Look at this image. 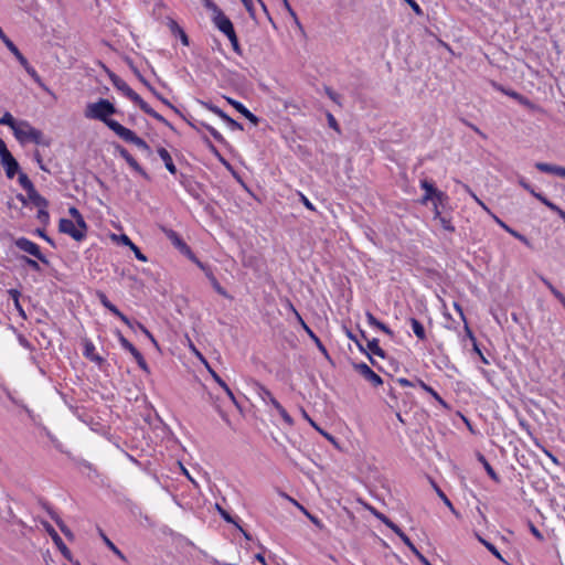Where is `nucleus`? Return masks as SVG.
I'll return each mask as SVG.
<instances>
[{"instance_id": "61", "label": "nucleus", "mask_w": 565, "mask_h": 565, "mask_svg": "<svg viewBox=\"0 0 565 565\" xmlns=\"http://www.w3.org/2000/svg\"><path fill=\"white\" fill-rule=\"evenodd\" d=\"M115 149L122 159H125L129 154L128 150L119 143L115 145Z\"/></svg>"}, {"instance_id": "9", "label": "nucleus", "mask_w": 565, "mask_h": 565, "mask_svg": "<svg viewBox=\"0 0 565 565\" xmlns=\"http://www.w3.org/2000/svg\"><path fill=\"white\" fill-rule=\"evenodd\" d=\"M353 369L374 386L383 383L382 379L365 363H353Z\"/></svg>"}, {"instance_id": "4", "label": "nucleus", "mask_w": 565, "mask_h": 565, "mask_svg": "<svg viewBox=\"0 0 565 565\" xmlns=\"http://www.w3.org/2000/svg\"><path fill=\"white\" fill-rule=\"evenodd\" d=\"M116 135L124 141L130 142L138 147L139 149L143 150L149 156L152 153V150L149 147V145L142 138L138 137L132 130L122 126Z\"/></svg>"}, {"instance_id": "15", "label": "nucleus", "mask_w": 565, "mask_h": 565, "mask_svg": "<svg viewBox=\"0 0 565 565\" xmlns=\"http://www.w3.org/2000/svg\"><path fill=\"white\" fill-rule=\"evenodd\" d=\"M46 510L50 514V516L52 518V520H54V522L57 524V526L60 527L61 532L70 540V541H73L75 539L74 536V533L70 530L68 526H66V524L62 521V519L49 507H46Z\"/></svg>"}, {"instance_id": "38", "label": "nucleus", "mask_w": 565, "mask_h": 565, "mask_svg": "<svg viewBox=\"0 0 565 565\" xmlns=\"http://www.w3.org/2000/svg\"><path fill=\"white\" fill-rule=\"evenodd\" d=\"M128 166L134 170L136 171L138 174H140L141 177H143L145 179H149V175L148 173L145 171V169L136 161L135 158H131V160H129L128 162Z\"/></svg>"}, {"instance_id": "8", "label": "nucleus", "mask_w": 565, "mask_h": 565, "mask_svg": "<svg viewBox=\"0 0 565 565\" xmlns=\"http://www.w3.org/2000/svg\"><path fill=\"white\" fill-rule=\"evenodd\" d=\"M58 230L62 233L68 234L76 242H81L85 238L84 231L76 227L74 221L68 218H61L58 223Z\"/></svg>"}, {"instance_id": "46", "label": "nucleus", "mask_w": 565, "mask_h": 565, "mask_svg": "<svg viewBox=\"0 0 565 565\" xmlns=\"http://www.w3.org/2000/svg\"><path fill=\"white\" fill-rule=\"evenodd\" d=\"M324 92L330 99H332L337 104H340V102H339L340 95L338 93H335L331 87L326 86Z\"/></svg>"}, {"instance_id": "59", "label": "nucleus", "mask_w": 565, "mask_h": 565, "mask_svg": "<svg viewBox=\"0 0 565 565\" xmlns=\"http://www.w3.org/2000/svg\"><path fill=\"white\" fill-rule=\"evenodd\" d=\"M135 360L142 370L148 371L147 362L141 353L137 354V356H135Z\"/></svg>"}, {"instance_id": "54", "label": "nucleus", "mask_w": 565, "mask_h": 565, "mask_svg": "<svg viewBox=\"0 0 565 565\" xmlns=\"http://www.w3.org/2000/svg\"><path fill=\"white\" fill-rule=\"evenodd\" d=\"M137 326H138V328H139V329H140V330H141V331H142V332H143L148 338H149V339H150V341H151L156 347H158V342L156 341V339L153 338V335L148 331V329H147L143 324L139 323V322H137Z\"/></svg>"}, {"instance_id": "64", "label": "nucleus", "mask_w": 565, "mask_h": 565, "mask_svg": "<svg viewBox=\"0 0 565 565\" xmlns=\"http://www.w3.org/2000/svg\"><path fill=\"white\" fill-rule=\"evenodd\" d=\"M423 565H431L430 562L417 550L413 553Z\"/></svg>"}, {"instance_id": "16", "label": "nucleus", "mask_w": 565, "mask_h": 565, "mask_svg": "<svg viewBox=\"0 0 565 565\" xmlns=\"http://www.w3.org/2000/svg\"><path fill=\"white\" fill-rule=\"evenodd\" d=\"M158 154L161 158V160L164 162V166H166L167 170L170 173L175 174L177 173V167L173 163L172 157L169 153V151L166 148L160 147V148H158Z\"/></svg>"}, {"instance_id": "37", "label": "nucleus", "mask_w": 565, "mask_h": 565, "mask_svg": "<svg viewBox=\"0 0 565 565\" xmlns=\"http://www.w3.org/2000/svg\"><path fill=\"white\" fill-rule=\"evenodd\" d=\"M478 540L486 546V548L492 554L494 555L497 558H499L500 561L504 562L503 557L501 556L500 552L497 550V547L491 544L490 542L486 541L484 539H482L481 536H478Z\"/></svg>"}, {"instance_id": "50", "label": "nucleus", "mask_w": 565, "mask_h": 565, "mask_svg": "<svg viewBox=\"0 0 565 565\" xmlns=\"http://www.w3.org/2000/svg\"><path fill=\"white\" fill-rule=\"evenodd\" d=\"M345 333L350 340H352L356 343V345L361 352H365L363 344L359 341V339L356 338L355 334H353L350 330H347Z\"/></svg>"}, {"instance_id": "27", "label": "nucleus", "mask_w": 565, "mask_h": 565, "mask_svg": "<svg viewBox=\"0 0 565 565\" xmlns=\"http://www.w3.org/2000/svg\"><path fill=\"white\" fill-rule=\"evenodd\" d=\"M20 64L24 67L26 73L36 82L41 83V78L36 71L29 64L28 60L22 55V58H18Z\"/></svg>"}, {"instance_id": "63", "label": "nucleus", "mask_w": 565, "mask_h": 565, "mask_svg": "<svg viewBox=\"0 0 565 565\" xmlns=\"http://www.w3.org/2000/svg\"><path fill=\"white\" fill-rule=\"evenodd\" d=\"M299 196H300V201L303 203V205L311 210V211H315V206L312 205V203L307 199V196H305L302 193H299Z\"/></svg>"}, {"instance_id": "5", "label": "nucleus", "mask_w": 565, "mask_h": 565, "mask_svg": "<svg viewBox=\"0 0 565 565\" xmlns=\"http://www.w3.org/2000/svg\"><path fill=\"white\" fill-rule=\"evenodd\" d=\"M40 523L43 526V529L45 530V532L51 536L52 541L54 542L56 547L60 550L62 555L70 562H73L71 551L64 544L63 540L57 534V532L54 530V527L47 521H44V520H41Z\"/></svg>"}, {"instance_id": "40", "label": "nucleus", "mask_w": 565, "mask_h": 565, "mask_svg": "<svg viewBox=\"0 0 565 565\" xmlns=\"http://www.w3.org/2000/svg\"><path fill=\"white\" fill-rule=\"evenodd\" d=\"M454 307L458 310L460 319L465 322V329H466L468 337L472 340V342H475L476 338L467 324V321H466V318H465L461 307L457 302L454 303Z\"/></svg>"}, {"instance_id": "47", "label": "nucleus", "mask_w": 565, "mask_h": 565, "mask_svg": "<svg viewBox=\"0 0 565 565\" xmlns=\"http://www.w3.org/2000/svg\"><path fill=\"white\" fill-rule=\"evenodd\" d=\"M224 121H226L232 129H237V130L244 129V127L241 122L234 120L228 115L225 117Z\"/></svg>"}, {"instance_id": "62", "label": "nucleus", "mask_w": 565, "mask_h": 565, "mask_svg": "<svg viewBox=\"0 0 565 565\" xmlns=\"http://www.w3.org/2000/svg\"><path fill=\"white\" fill-rule=\"evenodd\" d=\"M306 516H307V518H308V519H309V520H310V521H311L316 526H318L319 529H322V527H323L322 523L320 522V520H319L317 516H315V515L310 514L309 512H306Z\"/></svg>"}, {"instance_id": "13", "label": "nucleus", "mask_w": 565, "mask_h": 565, "mask_svg": "<svg viewBox=\"0 0 565 565\" xmlns=\"http://www.w3.org/2000/svg\"><path fill=\"white\" fill-rule=\"evenodd\" d=\"M227 102L252 124L257 125L259 122V118L250 113L242 103L232 98H227Z\"/></svg>"}, {"instance_id": "23", "label": "nucleus", "mask_w": 565, "mask_h": 565, "mask_svg": "<svg viewBox=\"0 0 565 565\" xmlns=\"http://www.w3.org/2000/svg\"><path fill=\"white\" fill-rule=\"evenodd\" d=\"M430 483L434 488V490L436 491L437 495L443 500V502L446 504V507H448L450 509V511L456 515L458 516V512L455 510L452 503L450 502V500L447 498V495L444 493V491L435 483L434 480H430Z\"/></svg>"}, {"instance_id": "7", "label": "nucleus", "mask_w": 565, "mask_h": 565, "mask_svg": "<svg viewBox=\"0 0 565 565\" xmlns=\"http://www.w3.org/2000/svg\"><path fill=\"white\" fill-rule=\"evenodd\" d=\"M15 246L19 249L34 256L43 264L49 263L47 259L45 258V256L42 254L40 247L35 243L31 242L30 239H28L25 237H20L15 241Z\"/></svg>"}, {"instance_id": "45", "label": "nucleus", "mask_w": 565, "mask_h": 565, "mask_svg": "<svg viewBox=\"0 0 565 565\" xmlns=\"http://www.w3.org/2000/svg\"><path fill=\"white\" fill-rule=\"evenodd\" d=\"M441 224V226L446 230V231H449V232H454L455 231V227L451 225L450 223V220H448L446 216H443L440 214L439 217H437Z\"/></svg>"}, {"instance_id": "31", "label": "nucleus", "mask_w": 565, "mask_h": 565, "mask_svg": "<svg viewBox=\"0 0 565 565\" xmlns=\"http://www.w3.org/2000/svg\"><path fill=\"white\" fill-rule=\"evenodd\" d=\"M118 339H119V342L120 344L122 345V348H125L126 350H128L132 356H137V354H139L140 352L132 345V343H130L120 332H118Z\"/></svg>"}, {"instance_id": "48", "label": "nucleus", "mask_w": 565, "mask_h": 565, "mask_svg": "<svg viewBox=\"0 0 565 565\" xmlns=\"http://www.w3.org/2000/svg\"><path fill=\"white\" fill-rule=\"evenodd\" d=\"M241 1L243 2L245 9L249 13V17L252 19H255V9H254V6H253V0H241Z\"/></svg>"}, {"instance_id": "14", "label": "nucleus", "mask_w": 565, "mask_h": 565, "mask_svg": "<svg viewBox=\"0 0 565 565\" xmlns=\"http://www.w3.org/2000/svg\"><path fill=\"white\" fill-rule=\"evenodd\" d=\"M83 342H84V355L87 359H89L90 361L97 363L98 365H102L105 360L103 356L95 353L94 344L87 339H85Z\"/></svg>"}, {"instance_id": "29", "label": "nucleus", "mask_w": 565, "mask_h": 565, "mask_svg": "<svg viewBox=\"0 0 565 565\" xmlns=\"http://www.w3.org/2000/svg\"><path fill=\"white\" fill-rule=\"evenodd\" d=\"M100 535L107 547L120 559L126 561V556L122 554V552L103 532H100Z\"/></svg>"}, {"instance_id": "24", "label": "nucleus", "mask_w": 565, "mask_h": 565, "mask_svg": "<svg viewBox=\"0 0 565 565\" xmlns=\"http://www.w3.org/2000/svg\"><path fill=\"white\" fill-rule=\"evenodd\" d=\"M409 322L412 324V329H413L415 335L419 340H425L426 339V332H425L424 326L417 319H415V318H411Z\"/></svg>"}, {"instance_id": "55", "label": "nucleus", "mask_w": 565, "mask_h": 565, "mask_svg": "<svg viewBox=\"0 0 565 565\" xmlns=\"http://www.w3.org/2000/svg\"><path fill=\"white\" fill-rule=\"evenodd\" d=\"M151 117H153L154 119H157L158 121L164 124L167 127H169L170 129L174 130V127L166 119L163 118L160 114H158L157 111H154Z\"/></svg>"}, {"instance_id": "19", "label": "nucleus", "mask_w": 565, "mask_h": 565, "mask_svg": "<svg viewBox=\"0 0 565 565\" xmlns=\"http://www.w3.org/2000/svg\"><path fill=\"white\" fill-rule=\"evenodd\" d=\"M448 195L443 192V191H439L435 198L431 200L433 201V204H434V215L435 217H439L440 216V210H439V206L444 207L445 203L448 201Z\"/></svg>"}, {"instance_id": "20", "label": "nucleus", "mask_w": 565, "mask_h": 565, "mask_svg": "<svg viewBox=\"0 0 565 565\" xmlns=\"http://www.w3.org/2000/svg\"><path fill=\"white\" fill-rule=\"evenodd\" d=\"M207 370H209L210 374L212 375V377L215 380V382L226 392V394L231 398V401L235 405H237L236 398H235L233 392L231 391V388L228 387V385L221 379V376L212 367H209Z\"/></svg>"}, {"instance_id": "52", "label": "nucleus", "mask_w": 565, "mask_h": 565, "mask_svg": "<svg viewBox=\"0 0 565 565\" xmlns=\"http://www.w3.org/2000/svg\"><path fill=\"white\" fill-rule=\"evenodd\" d=\"M529 529L531 531V533L540 541H543L544 540V536L543 534L537 530V527L532 523V522H529Z\"/></svg>"}, {"instance_id": "34", "label": "nucleus", "mask_w": 565, "mask_h": 565, "mask_svg": "<svg viewBox=\"0 0 565 565\" xmlns=\"http://www.w3.org/2000/svg\"><path fill=\"white\" fill-rule=\"evenodd\" d=\"M479 460L482 462L487 473L489 475V477L494 480V481H499V477L497 475V472L493 470V468L491 467V465L487 461V459L484 458V456L480 455L479 456Z\"/></svg>"}, {"instance_id": "36", "label": "nucleus", "mask_w": 565, "mask_h": 565, "mask_svg": "<svg viewBox=\"0 0 565 565\" xmlns=\"http://www.w3.org/2000/svg\"><path fill=\"white\" fill-rule=\"evenodd\" d=\"M147 115L151 116L156 110H153L138 94L132 99Z\"/></svg>"}, {"instance_id": "42", "label": "nucleus", "mask_w": 565, "mask_h": 565, "mask_svg": "<svg viewBox=\"0 0 565 565\" xmlns=\"http://www.w3.org/2000/svg\"><path fill=\"white\" fill-rule=\"evenodd\" d=\"M200 125L203 126L206 130H209V132L213 136V138L215 140H217L218 142L224 141L223 136L216 129H214L212 126H210L203 121H201Z\"/></svg>"}, {"instance_id": "22", "label": "nucleus", "mask_w": 565, "mask_h": 565, "mask_svg": "<svg viewBox=\"0 0 565 565\" xmlns=\"http://www.w3.org/2000/svg\"><path fill=\"white\" fill-rule=\"evenodd\" d=\"M0 39L4 43V45L8 47V50L14 54L17 58H22V53L17 47V45L6 35L3 30L0 28Z\"/></svg>"}, {"instance_id": "44", "label": "nucleus", "mask_w": 565, "mask_h": 565, "mask_svg": "<svg viewBox=\"0 0 565 565\" xmlns=\"http://www.w3.org/2000/svg\"><path fill=\"white\" fill-rule=\"evenodd\" d=\"M46 209L47 207H40L38 211V215H36L38 220L43 224H46L50 218V215H49V212Z\"/></svg>"}, {"instance_id": "33", "label": "nucleus", "mask_w": 565, "mask_h": 565, "mask_svg": "<svg viewBox=\"0 0 565 565\" xmlns=\"http://www.w3.org/2000/svg\"><path fill=\"white\" fill-rule=\"evenodd\" d=\"M420 386L428 392L439 404H441L444 407H448L446 402L439 396V394L430 386L425 384L423 381H419Z\"/></svg>"}, {"instance_id": "57", "label": "nucleus", "mask_w": 565, "mask_h": 565, "mask_svg": "<svg viewBox=\"0 0 565 565\" xmlns=\"http://www.w3.org/2000/svg\"><path fill=\"white\" fill-rule=\"evenodd\" d=\"M551 291L553 292V295L562 302V305L565 307V296L559 292L557 289H555L553 287V285H548Z\"/></svg>"}, {"instance_id": "6", "label": "nucleus", "mask_w": 565, "mask_h": 565, "mask_svg": "<svg viewBox=\"0 0 565 565\" xmlns=\"http://www.w3.org/2000/svg\"><path fill=\"white\" fill-rule=\"evenodd\" d=\"M258 387V394L264 399L267 401L278 411L282 419L288 424L292 425L294 420L290 417V415L287 413V411L281 406V404L273 396L269 390H267L265 386L257 384Z\"/></svg>"}, {"instance_id": "25", "label": "nucleus", "mask_w": 565, "mask_h": 565, "mask_svg": "<svg viewBox=\"0 0 565 565\" xmlns=\"http://www.w3.org/2000/svg\"><path fill=\"white\" fill-rule=\"evenodd\" d=\"M535 168L537 170H540L541 172L552 173V174L559 175V170H561L562 167L550 164V163H545V162H537L535 164Z\"/></svg>"}, {"instance_id": "49", "label": "nucleus", "mask_w": 565, "mask_h": 565, "mask_svg": "<svg viewBox=\"0 0 565 565\" xmlns=\"http://www.w3.org/2000/svg\"><path fill=\"white\" fill-rule=\"evenodd\" d=\"M210 110H212L214 114H216L217 116H220L223 120L225 119V117L227 116V114H225L221 108H218L217 106L215 105H212V104H204Z\"/></svg>"}, {"instance_id": "39", "label": "nucleus", "mask_w": 565, "mask_h": 565, "mask_svg": "<svg viewBox=\"0 0 565 565\" xmlns=\"http://www.w3.org/2000/svg\"><path fill=\"white\" fill-rule=\"evenodd\" d=\"M232 44V47H233V51L235 53H237L238 55H242V49H241V45L238 43V39H237V35L235 33V31H233L232 33L227 34L226 35Z\"/></svg>"}, {"instance_id": "10", "label": "nucleus", "mask_w": 565, "mask_h": 565, "mask_svg": "<svg viewBox=\"0 0 565 565\" xmlns=\"http://www.w3.org/2000/svg\"><path fill=\"white\" fill-rule=\"evenodd\" d=\"M213 22L215 26L225 35L235 31L232 21L223 13L221 9L214 12Z\"/></svg>"}, {"instance_id": "11", "label": "nucleus", "mask_w": 565, "mask_h": 565, "mask_svg": "<svg viewBox=\"0 0 565 565\" xmlns=\"http://www.w3.org/2000/svg\"><path fill=\"white\" fill-rule=\"evenodd\" d=\"M109 78L113 83V85L120 92L124 93L125 96H127L129 99H134L137 93L132 90L128 84L121 79L119 76H117L115 73L107 71Z\"/></svg>"}, {"instance_id": "21", "label": "nucleus", "mask_w": 565, "mask_h": 565, "mask_svg": "<svg viewBox=\"0 0 565 565\" xmlns=\"http://www.w3.org/2000/svg\"><path fill=\"white\" fill-rule=\"evenodd\" d=\"M365 316L371 326L380 329L381 331L385 332L390 337H393V331L385 323L377 320L371 312L367 311Z\"/></svg>"}, {"instance_id": "30", "label": "nucleus", "mask_w": 565, "mask_h": 565, "mask_svg": "<svg viewBox=\"0 0 565 565\" xmlns=\"http://www.w3.org/2000/svg\"><path fill=\"white\" fill-rule=\"evenodd\" d=\"M0 125H7L14 131V128L19 126V121H17L13 116L7 111L2 117H0Z\"/></svg>"}, {"instance_id": "28", "label": "nucleus", "mask_w": 565, "mask_h": 565, "mask_svg": "<svg viewBox=\"0 0 565 565\" xmlns=\"http://www.w3.org/2000/svg\"><path fill=\"white\" fill-rule=\"evenodd\" d=\"M367 349L371 351L372 354L377 355L380 358H385V352L382 348H380L377 339H372L367 341Z\"/></svg>"}, {"instance_id": "1", "label": "nucleus", "mask_w": 565, "mask_h": 565, "mask_svg": "<svg viewBox=\"0 0 565 565\" xmlns=\"http://www.w3.org/2000/svg\"><path fill=\"white\" fill-rule=\"evenodd\" d=\"M117 111L113 103L108 99L100 98L98 102L90 103L86 106L85 117L103 121L110 130L117 134L122 125L109 118V116L117 114Z\"/></svg>"}, {"instance_id": "56", "label": "nucleus", "mask_w": 565, "mask_h": 565, "mask_svg": "<svg viewBox=\"0 0 565 565\" xmlns=\"http://www.w3.org/2000/svg\"><path fill=\"white\" fill-rule=\"evenodd\" d=\"M519 184L526 191H529L533 196L534 193H537L525 180L524 178L519 179Z\"/></svg>"}, {"instance_id": "60", "label": "nucleus", "mask_w": 565, "mask_h": 565, "mask_svg": "<svg viewBox=\"0 0 565 565\" xmlns=\"http://www.w3.org/2000/svg\"><path fill=\"white\" fill-rule=\"evenodd\" d=\"M130 249L134 252L135 256L140 260H146V256L141 253V250L135 245L131 244Z\"/></svg>"}, {"instance_id": "17", "label": "nucleus", "mask_w": 565, "mask_h": 565, "mask_svg": "<svg viewBox=\"0 0 565 565\" xmlns=\"http://www.w3.org/2000/svg\"><path fill=\"white\" fill-rule=\"evenodd\" d=\"M28 199L38 209H40V207H47L49 206V201L45 198H43L35 190V188L33 190H31L30 192H28Z\"/></svg>"}, {"instance_id": "2", "label": "nucleus", "mask_w": 565, "mask_h": 565, "mask_svg": "<svg viewBox=\"0 0 565 565\" xmlns=\"http://www.w3.org/2000/svg\"><path fill=\"white\" fill-rule=\"evenodd\" d=\"M13 134H14V137L22 143L26 142V141H31L36 145H43V146L49 145V142L44 140L42 131L32 127L25 120L19 121V126H17V128H14Z\"/></svg>"}, {"instance_id": "12", "label": "nucleus", "mask_w": 565, "mask_h": 565, "mask_svg": "<svg viewBox=\"0 0 565 565\" xmlns=\"http://www.w3.org/2000/svg\"><path fill=\"white\" fill-rule=\"evenodd\" d=\"M168 238L172 242V244L185 256L194 259V255L191 248L185 244V242L178 235L177 232L170 230L168 233Z\"/></svg>"}, {"instance_id": "26", "label": "nucleus", "mask_w": 565, "mask_h": 565, "mask_svg": "<svg viewBox=\"0 0 565 565\" xmlns=\"http://www.w3.org/2000/svg\"><path fill=\"white\" fill-rule=\"evenodd\" d=\"M392 531L401 537L403 543L412 551V553L417 551L416 546L412 543L409 537L397 525H393Z\"/></svg>"}, {"instance_id": "41", "label": "nucleus", "mask_w": 565, "mask_h": 565, "mask_svg": "<svg viewBox=\"0 0 565 565\" xmlns=\"http://www.w3.org/2000/svg\"><path fill=\"white\" fill-rule=\"evenodd\" d=\"M534 198L541 201L545 206H547L553 212L557 210V205L551 202L546 196H544L542 193H534Z\"/></svg>"}, {"instance_id": "53", "label": "nucleus", "mask_w": 565, "mask_h": 565, "mask_svg": "<svg viewBox=\"0 0 565 565\" xmlns=\"http://www.w3.org/2000/svg\"><path fill=\"white\" fill-rule=\"evenodd\" d=\"M417 15H423V10L415 0H405Z\"/></svg>"}, {"instance_id": "43", "label": "nucleus", "mask_w": 565, "mask_h": 565, "mask_svg": "<svg viewBox=\"0 0 565 565\" xmlns=\"http://www.w3.org/2000/svg\"><path fill=\"white\" fill-rule=\"evenodd\" d=\"M281 1L284 3V7L286 8L288 13L290 14V17L294 19L295 23L298 25L299 29H301V24L299 22V19L297 17L296 12L294 11V9L290 7L288 0H281Z\"/></svg>"}, {"instance_id": "35", "label": "nucleus", "mask_w": 565, "mask_h": 565, "mask_svg": "<svg viewBox=\"0 0 565 565\" xmlns=\"http://www.w3.org/2000/svg\"><path fill=\"white\" fill-rule=\"evenodd\" d=\"M369 510L371 511V513L376 518L379 519L381 522H383L387 527H390L392 530V526L393 525H396L394 522H392L386 515H384L383 513L379 512L376 509L374 508H369Z\"/></svg>"}, {"instance_id": "18", "label": "nucleus", "mask_w": 565, "mask_h": 565, "mask_svg": "<svg viewBox=\"0 0 565 565\" xmlns=\"http://www.w3.org/2000/svg\"><path fill=\"white\" fill-rule=\"evenodd\" d=\"M422 188L425 190V195L422 199V203H427V201H430L435 198V195L439 192L438 189L434 186L433 183L428 182L427 180L422 181Z\"/></svg>"}, {"instance_id": "3", "label": "nucleus", "mask_w": 565, "mask_h": 565, "mask_svg": "<svg viewBox=\"0 0 565 565\" xmlns=\"http://www.w3.org/2000/svg\"><path fill=\"white\" fill-rule=\"evenodd\" d=\"M0 158L1 163L4 167L6 174L9 179H13L14 175L19 172L20 166L12 153L9 151L3 139L0 138Z\"/></svg>"}, {"instance_id": "51", "label": "nucleus", "mask_w": 565, "mask_h": 565, "mask_svg": "<svg viewBox=\"0 0 565 565\" xmlns=\"http://www.w3.org/2000/svg\"><path fill=\"white\" fill-rule=\"evenodd\" d=\"M190 349L199 358V360L205 364L206 369L211 367L209 365L207 361L205 360V358L202 355V353L200 351H198V349L193 345V343L191 341H190Z\"/></svg>"}, {"instance_id": "58", "label": "nucleus", "mask_w": 565, "mask_h": 565, "mask_svg": "<svg viewBox=\"0 0 565 565\" xmlns=\"http://www.w3.org/2000/svg\"><path fill=\"white\" fill-rule=\"evenodd\" d=\"M75 222H76V227L79 228L81 231H84V233L86 234V231H87V225L84 221V217L81 215L79 217H76L75 218Z\"/></svg>"}, {"instance_id": "32", "label": "nucleus", "mask_w": 565, "mask_h": 565, "mask_svg": "<svg viewBox=\"0 0 565 565\" xmlns=\"http://www.w3.org/2000/svg\"><path fill=\"white\" fill-rule=\"evenodd\" d=\"M18 181H19L20 185L26 191V193L34 189L32 181L23 172L19 173Z\"/></svg>"}]
</instances>
